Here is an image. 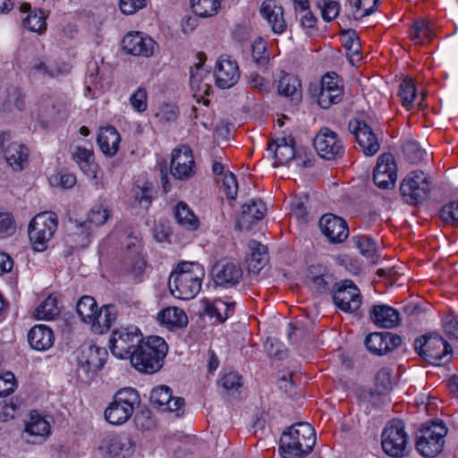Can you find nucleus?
Masks as SVG:
<instances>
[{"label":"nucleus","mask_w":458,"mask_h":458,"mask_svg":"<svg viewBox=\"0 0 458 458\" xmlns=\"http://www.w3.org/2000/svg\"><path fill=\"white\" fill-rule=\"evenodd\" d=\"M315 444L312 426L308 422H298L283 432L279 450L283 458H301L312 451Z\"/></svg>","instance_id":"1"},{"label":"nucleus","mask_w":458,"mask_h":458,"mask_svg":"<svg viewBox=\"0 0 458 458\" xmlns=\"http://www.w3.org/2000/svg\"><path fill=\"white\" fill-rule=\"evenodd\" d=\"M167 351L168 345L162 337L148 336L131 352V363L140 372L154 374L163 367Z\"/></svg>","instance_id":"2"},{"label":"nucleus","mask_w":458,"mask_h":458,"mask_svg":"<svg viewBox=\"0 0 458 458\" xmlns=\"http://www.w3.org/2000/svg\"><path fill=\"white\" fill-rule=\"evenodd\" d=\"M140 397L131 387H124L117 391L105 411V418L113 425L125 423L133 414L136 406L140 405Z\"/></svg>","instance_id":"3"},{"label":"nucleus","mask_w":458,"mask_h":458,"mask_svg":"<svg viewBox=\"0 0 458 458\" xmlns=\"http://www.w3.org/2000/svg\"><path fill=\"white\" fill-rule=\"evenodd\" d=\"M381 445L391 457H403L409 454V437L403 420L395 419L386 424L381 435Z\"/></svg>","instance_id":"4"},{"label":"nucleus","mask_w":458,"mask_h":458,"mask_svg":"<svg viewBox=\"0 0 458 458\" xmlns=\"http://www.w3.org/2000/svg\"><path fill=\"white\" fill-rule=\"evenodd\" d=\"M416 352L426 361L433 365H441L449 360L447 356L453 352L452 346L440 335L430 334L421 335L414 342Z\"/></svg>","instance_id":"5"},{"label":"nucleus","mask_w":458,"mask_h":458,"mask_svg":"<svg viewBox=\"0 0 458 458\" xmlns=\"http://www.w3.org/2000/svg\"><path fill=\"white\" fill-rule=\"evenodd\" d=\"M56 228L57 217L55 213L43 212L35 216L28 227V235L33 249L37 251L45 250Z\"/></svg>","instance_id":"6"},{"label":"nucleus","mask_w":458,"mask_h":458,"mask_svg":"<svg viewBox=\"0 0 458 458\" xmlns=\"http://www.w3.org/2000/svg\"><path fill=\"white\" fill-rule=\"evenodd\" d=\"M447 428L443 423H432L423 427L416 435V449L427 458L437 456L444 448Z\"/></svg>","instance_id":"7"},{"label":"nucleus","mask_w":458,"mask_h":458,"mask_svg":"<svg viewBox=\"0 0 458 458\" xmlns=\"http://www.w3.org/2000/svg\"><path fill=\"white\" fill-rule=\"evenodd\" d=\"M431 190V178L422 171L409 173L400 185L401 194L406 203L417 205L422 203Z\"/></svg>","instance_id":"8"},{"label":"nucleus","mask_w":458,"mask_h":458,"mask_svg":"<svg viewBox=\"0 0 458 458\" xmlns=\"http://www.w3.org/2000/svg\"><path fill=\"white\" fill-rule=\"evenodd\" d=\"M204 276L202 267H197L196 273L185 271L183 273H172L168 286L171 293L182 300H190L199 293L201 281Z\"/></svg>","instance_id":"9"},{"label":"nucleus","mask_w":458,"mask_h":458,"mask_svg":"<svg viewBox=\"0 0 458 458\" xmlns=\"http://www.w3.org/2000/svg\"><path fill=\"white\" fill-rule=\"evenodd\" d=\"M144 340L137 327H121L113 332L109 341V348L114 356L119 359L131 358V352Z\"/></svg>","instance_id":"10"},{"label":"nucleus","mask_w":458,"mask_h":458,"mask_svg":"<svg viewBox=\"0 0 458 458\" xmlns=\"http://www.w3.org/2000/svg\"><path fill=\"white\" fill-rule=\"evenodd\" d=\"M107 355L105 348L96 345L81 346L77 353L78 376L86 379L90 378L103 368Z\"/></svg>","instance_id":"11"},{"label":"nucleus","mask_w":458,"mask_h":458,"mask_svg":"<svg viewBox=\"0 0 458 458\" xmlns=\"http://www.w3.org/2000/svg\"><path fill=\"white\" fill-rule=\"evenodd\" d=\"M331 294L335 305L344 312H354L361 305L360 290L352 280L335 284Z\"/></svg>","instance_id":"12"},{"label":"nucleus","mask_w":458,"mask_h":458,"mask_svg":"<svg viewBox=\"0 0 458 458\" xmlns=\"http://www.w3.org/2000/svg\"><path fill=\"white\" fill-rule=\"evenodd\" d=\"M314 148L319 157L327 160L341 158L344 147L338 135L327 127H323L313 140Z\"/></svg>","instance_id":"13"},{"label":"nucleus","mask_w":458,"mask_h":458,"mask_svg":"<svg viewBox=\"0 0 458 458\" xmlns=\"http://www.w3.org/2000/svg\"><path fill=\"white\" fill-rule=\"evenodd\" d=\"M211 273L216 285L223 288L234 287L242 279V269L240 264L233 260L217 261L213 266Z\"/></svg>","instance_id":"14"},{"label":"nucleus","mask_w":458,"mask_h":458,"mask_svg":"<svg viewBox=\"0 0 458 458\" xmlns=\"http://www.w3.org/2000/svg\"><path fill=\"white\" fill-rule=\"evenodd\" d=\"M348 130L354 135L358 145L365 156L371 157L378 152L380 144L377 137L372 128L364 121L358 119L351 120L348 123Z\"/></svg>","instance_id":"15"},{"label":"nucleus","mask_w":458,"mask_h":458,"mask_svg":"<svg viewBox=\"0 0 458 458\" xmlns=\"http://www.w3.org/2000/svg\"><path fill=\"white\" fill-rule=\"evenodd\" d=\"M373 180L380 189L390 190L394 188L397 180V165L392 154L384 153L378 157L374 169Z\"/></svg>","instance_id":"16"},{"label":"nucleus","mask_w":458,"mask_h":458,"mask_svg":"<svg viewBox=\"0 0 458 458\" xmlns=\"http://www.w3.org/2000/svg\"><path fill=\"white\" fill-rule=\"evenodd\" d=\"M194 158L191 148L187 145L174 148L172 152L170 171L178 180H188L194 174Z\"/></svg>","instance_id":"17"},{"label":"nucleus","mask_w":458,"mask_h":458,"mask_svg":"<svg viewBox=\"0 0 458 458\" xmlns=\"http://www.w3.org/2000/svg\"><path fill=\"white\" fill-rule=\"evenodd\" d=\"M150 403L162 411L175 412L179 417L183 413L184 399L173 397L172 389L165 385L154 387L149 394Z\"/></svg>","instance_id":"18"},{"label":"nucleus","mask_w":458,"mask_h":458,"mask_svg":"<svg viewBox=\"0 0 458 458\" xmlns=\"http://www.w3.org/2000/svg\"><path fill=\"white\" fill-rule=\"evenodd\" d=\"M50 435V424L37 411L30 413V418L25 423V428L21 437L24 441L32 445L42 444Z\"/></svg>","instance_id":"19"},{"label":"nucleus","mask_w":458,"mask_h":458,"mask_svg":"<svg viewBox=\"0 0 458 458\" xmlns=\"http://www.w3.org/2000/svg\"><path fill=\"white\" fill-rule=\"evenodd\" d=\"M364 344L369 352L381 356L400 346L402 338L390 332H374L366 336Z\"/></svg>","instance_id":"20"},{"label":"nucleus","mask_w":458,"mask_h":458,"mask_svg":"<svg viewBox=\"0 0 458 458\" xmlns=\"http://www.w3.org/2000/svg\"><path fill=\"white\" fill-rule=\"evenodd\" d=\"M318 225L322 233L332 243L343 242L349 235L345 220L331 213L322 216Z\"/></svg>","instance_id":"21"},{"label":"nucleus","mask_w":458,"mask_h":458,"mask_svg":"<svg viewBox=\"0 0 458 458\" xmlns=\"http://www.w3.org/2000/svg\"><path fill=\"white\" fill-rule=\"evenodd\" d=\"M122 46L127 54L148 57L154 54L157 44L150 37L135 31L129 32L124 36Z\"/></svg>","instance_id":"22"},{"label":"nucleus","mask_w":458,"mask_h":458,"mask_svg":"<svg viewBox=\"0 0 458 458\" xmlns=\"http://www.w3.org/2000/svg\"><path fill=\"white\" fill-rule=\"evenodd\" d=\"M112 458H128L134 452L133 441L125 435L109 436L99 446Z\"/></svg>","instance_id":"23"},{"label":"nucleus","mask_w":458,"mask_h":458,"mask_svg":"<svg viewBox=\"0 0 458 458\" xmlns=\"http://www.w3.org/2000/svg\"><path fill=\"white\" fill-rule=\"evenodd\" d=\"M215 74L216 86L221 89L232 88L240 78L237 63L229 58H220L216 62Z\"/></svg>","instance_id":"24"},{"label":"nucleus","mask_w":458,"mask_h":458,"mask_svg":"<svg viewBox=\"0 0 458 458\" xmlns=\"http://www.w3.org/2000/svg\"><path fill=\"white\" fill-rule=\"evenodd\" d=\"M369 318L378 327L393 328L399 325V312L386 304L374 305L369 311Z\"/></svg>","instance_id":"25"},{"label":"nucleus","mask_w":458,"mask_h":458,"mask_svg":"<svg viewBox=\"0 0 458 458\" xmlns=\"http://www.w3.org/2000/svg\"><path fill=\"white\" fill-rule=\"evenodd\" d=\"M260 13L275 33L280 34L285 30L286 23L284 20L283 8L277 6L274 0L264 1L260 6Z\"/></svg>","instance_id":"26"},{"label":"nucleus","mask_w":458,"mask_h":458,"mask_svg":"<svg viewBox=\"0 0 458 458\" xmlns=\"http://www.w3.org/2000/svg\"><path fill=\"white\" fill-rule=\"evenodd\" d=\"M69 242L75 249L87 247L91 242V229L87 221L69 218Z\"/></svg>","instance_id":"27"},{"label":"nucleus","mask_w":458,"mask_h":458,"mask_svg":"<svg viewBox=\"0 0 458 458\" xmlns=\"http://www.w3.org/2000/svg\"><path fill=\"white\" fill-rule=\"evenodd\" d=\"M28 341L32 349L42 352L48 350L54 344L55 336L50 327L37 325L29 331Z\"/></svg>","instance_id":"28"},{"label":"nucleus","mask_w":458,"mask_h":458,"mask_svg":"<svg viewBox=\"0 0 458 458\" xmlns=\"http://www.w3.org/2000/svg\"><path fill=\"white\" fill-rule=\"evenodd\" d=\"M267 211L265 203L261 199H251L242 207V213L237 221L236 228L242 230L249 227L251 220H260Z\"/></svg>","instance_id":"29"},{"label":"nucleus","mask_w":458,"mask_h":458,"mask_svg":"<svg viewBox=\"0 0 458 458\" xmlns=\"http://www.w3.org/2000/svg\"><path fill=\"white\" fill-rule=\"evenodd\" d=\"M301 81L296 76L281 72L277 85L278 93L290 98L294 105L299 104L301 100Z\"/></svg>","instance_id":"30"},{"label":"nucleus","mask_w":458,"mask_h":458,"mask_svg":"<svg viewBox=\"0 0 458 458\" xmlns=\"http://www.w3.org/2000/svg\"><path fill=\"white\" fill-rule=\"evenodd\" d=\"M249 247L251 254L246 259L248 271L259 274L268 262L267 248L257 241H250Z\"/></svg>","instance_id":"31"},{"label":"nucleus","mask_w":458,"mask_h":458,"mask_svg":"<svg viewBox=\"0 0 458 458\" xmlns=\"http://www.w3.org/2000/svg\"><path fill=\"white\" fill-rule=\"evenodd\" d=\"M116 319V312L114 305H104L98 310L93 316L91 329L94 333L102 335L107 331Z\"/></svg>","instance_id":"32"},{"label":"nucleus","mask_w":458,"mask_h":458,"mask_svg":"<svg viewBox=\"0 0 458 458\" xmlns=\"http://www.w3.org/2000/svg\"><path fill=\"white\" fill-rule=\"evenodd\" d=\"M97 140L101 151L106 156L114 157L118 150L121 139L114 127L107 126L100 130Z\"/></svg>","instance_id":"33"},{"label":"nucleus","mask_w":458,"mask_h":458,"mask_svg":"<svg viewBox=\"0 0 458 458\" xmlns=\"http://www.w3.org/2000/svg\"><path fill=\"white\" fill-rule=\"evenodd\" d=\"M235 302L216 299L213 302L206 301L204 312L210 318H216L219 323H224L233 312Z\"/></svg>","instance_id":"34"},{"label":"nucleus","mask_w":458,"mask_h":458,"mask_svg":"<svg viewBox=\"0 0 458 458\" xmlns=\"http://www.w3.org/2000/svg\"><path fill=\"white\" fill-rule=\"evenodd\" d=\"M28 149L18 142H11L4 149V158L13 170L21 171L28 158Z\"/></svg>","instance_id":"35"},{"label":"nucleus","mask_w":458,"mask_h":458,"mask_svg":"<svg viewBox=\"0 0 458 458\" xmlns=\"http://www.w3.org/2000/svg\"><path fill=\"white\" fill-rule=\"evenodd\" d=\"M196 57L199 63L195 64L194 67L191 70V87L192 90L196 92L207 94L209 85L208 83H202L204 77L208 75V71L202 68L207 57L202 52H199Z\"/></svg>","instance_id":"36"},{"label":"nucleus","mask_w":458,"mask_h":458,"mask_svg":"<svg viewBox=\"0 0 458 458\" xmlns=\"http://www.w3.org/2000/svg\"><path fill=\"white\" fill-rule=\"evenodd\" d=\"M157 318L161 324L175 327H183L188 324L186 313L177 307H168L162 310L158 313Z\"/></svg>","instance_id":"37"},{"label":"nucleus","mask_w":458,"mask_h":458,"mask_svg":"<svg viewBox=\"0 0 458 458\" xmlns=\"http://www.w3.org/2000/svg\"><path fill=\"white\" fill-rule=\"evenodd\" d=\"M174 217L179 225L188 230H196L199 226V220L192 213L188 205L180 201L174 208Z\"/></svg>","instance_id":"38"},{"label":"nucleus","mask_w":458,"mask_h":458,"mask_svg":"<svg viewBox=\"0 0 458 458\" xmlns=\"http://www.w3.org/2000/svg\"><path fill=\"white\" fill-rule=\"evenodd\" d=\"M98 304L95 299L91 296H82L77 302L76 311L81 319L88 323L92 322L93 316L98 310Z\"/></svg>","instance_id":"39"},{"label":"nucleus","mask_w":458,"mask_h":458,"mask_svg":"<svg viewBox=\"0 0 458 458\" xmlns=\"http://www.w3.org/2000/svg\"><path fill=\"white\" fill-rule=\"evenodd\" d=\"M343 45L347 50L349 61L354 64V56L360 55V44L357 37L356 31L352 29H348L342 31Z\"/></svg>","instance_id":"40"},{"label":"nucleus","mask_w":458,"mask_h":458,"mask_svg":"<svg viewBox=\"0 0 458 458\" xmlns=\"http://www.w3.org/2000/svg\"><path fill=\"white\" fill-rule=\"evenodd\" d=\"M221 0H191L194 13L199 17H211L217 13Z\"/></svg>","instance_id":"41"},{"label":"nucleus","mask_w":458,"mask_h":458,"mask_svg":"<svg viewBox=\"0 0 458 458\" xmlns=\"http://www.w3.org/2000/svg\"><path fill=\"white\" fill-rule=\"evenodd\" d=\"M57 300L55 297L48 296L36 310V318L38 319L50 320L59 315Z\"/></svg>","instance_id":"42"},{"label":"nucleus","mask_w":458,"mask_h":458,"mask_svg":"<svg viewBox=\"0 0 458 458\" xmlns=\"http://www.w3.org/2000/svg\"><path fill=\"white\" fill-rule=\"evenodd\" d=\"M392 387L391 369L382 368L375 377V391L379 395H385L392 390Z\"/></svg>","instance_id":"43"},{"label":"nucleus","mask_w":458,"mask_h":458,"mask_svg":"<svg viewBox=\"0 0 458 458\" xmlns=\"http://www.w3.org/2000/svg\"><path fill=\"white\" fill-rule=\"evenodd\" d=\"M411 38L418 44H424V38H430L432 32L430 22L426 20L416 21L410 32Z\"/></svg>","instance_id":"44"},{"label":"nucleus","mask_w":458,"mask_h":458,"mask_svg":"<svg viewBox=\"0 0 458 458\" xmlns=\"http://www.w3.org/2000/svg\"><path fill=\"white\" fill-rule=\"evenodd\" d=\"M398 96L401 98L403 106L410 108L416 98V88L411 79H404L399 85Z\"/></svg>","instance_id":"45"},{"label":"nucleus","mask_w":458,"mask_h":458,"mask_svg":"<svg viewBox=\"0 0 458 458\" xmlns=\"http://www.w3.org/2000/svg\"><path fill=\"white\" fill-rule=\"evenodd\" d=\"M46 16L42 11L30 13L23 20V26L32 32L42 33L46 30Z\"/></svg>","instance_id":"46"},{"label":"nucleus","mask_w":458,"mask_h":458,"mask_svg":"<svg viewBox=\"0 0 458 458\" xmlns=\"http://www.w3.org/2000/svg\"><path fill=\"white\" fill-rule=\"evenodd\" d=\"M274 157L276 158V162L273 164V167L285 165L293 159L297 161L300 158V157L296 154L293 145H284L278 148H275Z\"/></svg>","instance_id":"47"},{"label":"nucleus","mask_w":458,"mask_h":458,"mask_svg":"<svg viewBox=\"0 0 458 458\" xmlns=\"http://www.w3.org/2000/svg\"><path fill=\"white\" fill-rule=\"evenodd\" d=\"M405 158L411 164H418L423 158L424 151L416 141L408 140L403 145Z\"/></svg>","instance_id":"48"},{"label":"nucleus","mask_w":458,"mask_h":458,"mask_svg":"<svg viewBox=\"0 0 458 458\" xmlns=\"http://www.w3.org/2000/svg\"><path fill=\"white\" fill-rule=\"evenodd\" d=\"M335 284L333 275L327 272L323 276H320L318 280H315L310 284L318 293H332V288H334Z\"/></svg>","instance_id":"49"},{"label":"nucleus","mask_w":458,"mask_h":458,"mask_svg":"<svg viewBox=\"0 0 458 458\" xmlns=\"http://www.w3.org/2000/svg\"><path fill=\"white\" fill-rule=\"evenodd\" d=\"M109 216L110 212L107 208H104L102 205H97L91 208L86 221L89 224L99 226L106 222Z\"/></svg>","instance_id":"50"},{"label":"nucleus","mask_w":458,"mask_h":458,"mask_svg":"<svg viewBox=\"0 0 458 458\" xmlns=\"http://www.w3.org/2000/svg\"><path fill=\"white\" fill-rule=\"evenodd\" d=\"M222 187L225 194L230 199H235L238 192V182L236 176L232 172H226L224 174Z\"/></svg>","instance_id":"51"},{"label":"nucleus","mask_w":458,"mask_h":458,"mask_svg":"<svg viewBox=\"0 0 458 458\" xmlns=\"http://www.w3.org/2000/svg\"><path fill=\"white\" fill-rule=\"evenodd\" d=\"M353 241L363 256L372 257L376 252V242L372 238L357 236L353 238Z\"/></svg>","instance_id":"52"},{"label":"nucleus","mask_w":458,"mask_h":458,"mask_svg":"<svg viewBox=\"0 0 458 458\" xmlns=\"http://www.w3.org/2000/svg\"><path fill=\"white\" fill-rule=\"evenodd\" d=\"M439 216L443 222L449 225H455L458 223V202H451L445 205L440 212Z\"/></svg>","instance_id":"53"},{"label":"nucleus","mask_w":458,"mask_h":458,"mask_svg":"<svg viewBox=\"0 0 458 458\" xmlns=\"http://www.w3.org/2000/svg\"><path fill=\"white\" fill-rule=\"evenodd\" d=\"M136 426L142 430H150L155 428V420L149 410H142L135 415Z\"/></svg>","instance_id":"54"},{"label":"nucleus","mask_w":458,"mask_h":458,"mask_svg":"<svg viewBox=\"0 0 458 458\" xmlns=\"http://www.w3.org/2000/svg\"><path fill=\"white\" fill-rule=\"evenodd\" d=\"M252 57L259 64L264 65L268 62L266 42L259 38L252 44Z\"/></svg>","instance_id":"55"},{"label":"nucleus","mask_w":458,"mask_h":458,"mask_svg":"<svg viewBox=\"0 0 458 458\" xmlns=\"http://www.w3.org/2000/svg\"><path fill=\"white\" fill-rule=\"evenodd\" d=\"M132 107L141 113L147 108V91L144 88H139L130 98Z\"/></svg>","instance_id":"56"},{"label":"nucleus","mask_w":458,"mask_h":458,"mask_svg":"<svg viewBox=\"0 0 458 458\" xmlns=\"http://www.w3.org/2000/svg\"><path fill=\"white\" fill-rule=\"evenodd\" d=\"M16 231L13 217L8 213L0 212V237H6L13 234Z\"/></svg>","instance_id":"57"},{"label":"nucleus","mask_w":458,"mask_h":458,"mask_svg":"<svg viewBox=\"0 0 458 458\" xmlns=\"http://www.w3.org/2000/svg\"><path fill=\"white\" fill-rule=\"evenodd\" d=\"M15 388L14 375L7 372L0 376V396H6L12 394Z\"/></svg>","instance_id":"58"},{"label":"nucleus","mask_w":458,"mask_h":458,"mask_svg":"<svg viewBox=\"0 0 458 458\" xmlns=\"http://www.w3.org/2000/svg\"><path fill=\"white\" fill-rule=\"evenodd\" d=\"M146 5V0H119L121 11L127 15L135 13Z\"/></svg>","instance_id":"59"},{"label":"nucleus","mask_w":458,"mask_h":458,"mask_svg":"<svg viewBox=\"0 0 458 458\" xmlns=\"http://www.w3.org/2000/svg\"><path fill=\"white\" fill-rule=\"evenodd\" d=\"M339 14V4L336 1H328L324 4L321 15L325 21H333Z\"/></svg>","instance_id":"60"},{"label":"nucleus","mask_w":458,"mask_h":458,"mask_svg":"<svg viewBox=\"0 0 458 458\" xmlns=\"http://www.w3.org/2000/svg\"><path fill=\"white\" fill-rule=\"evenodd\" d=\"M221 384L226 390L238 389L242 386L241 377L236 372L227 373L221 378Z\"/></svg>","instance_id":"61"},{"label":"nucleus","mask_w":458,"mask_h":458,"mask_svg":"<svg viewBox=\"0 0 458 458\" xmlns=\"http://www.w3.org/2000/svg\"><path fill=\"white\" fill-rule=\"evenodd\" d=\"M55 181L64 189H71L76 183V177L72 174L60 173L55 177Z\"/></svg>","instance_id":"62"},{"label":"nucleus","mask_w":458,"mask_h":458,"mask_svg":"<svg viewBox=\"0 0 458 458\" xmlns=\"http://www.w3.org/2000/svg\"><path fill=\"white\" fill-rule=\"evenodd\" d=\"M339 84V78L335 72H328L321 79L319 89L328 90Z\"/></svg>","instance_id":"63"},{"label":"nucleus","mask_w":458,"mask_h":458,"mask_svg":"<svg viewBox=\"0 0 458 458\" xmlns=\"http://www.w3.org/2000/svg\"><path fill=\"white\" fill-rule=\"evenodd\" d=\"M93 157V152L85 148L76 147L72 152V159L79 165L84 161L89 160Z\"/></svg>","instance_id":"64"}]
</instances>
